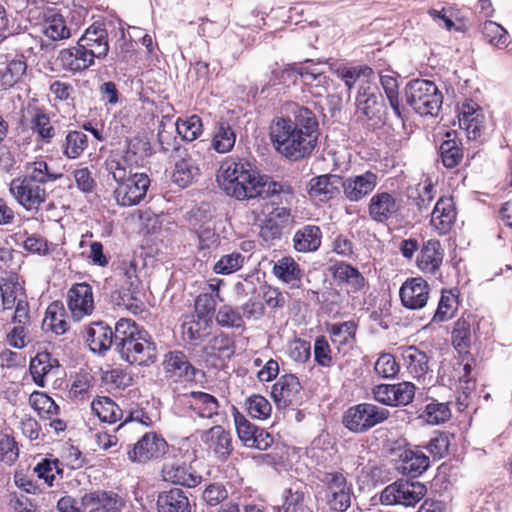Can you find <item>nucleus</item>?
I'll return each mask as SVG.
<instances>
[{
    "mask_svg": "<svg viewBox=\"0 0 512 512\" xmlns=\"http://www.w3.org/2000/svg\"><path fill=\"white\" fill-rule=\"evenodd\" d=\"M236 134L230 124L219 121L212 139V147L218 153H227L235 145Z\"/></svg>",
    "mask_w": 512,
    "mask_h": 512,
    "instance_id": "nucleus-46",
    "label": "nucleus"
},
{
    "mask_svg": "<svg viewBox=\"0 0 512 512\" xmlns=\"http://www.w3.org/2000/svg\"><path fill=\"white\" fill-rule=\"evenodd\" d=\"M117 352L124 361L145 366L155 363L158 355L157 345L146 331Z\"/></svg>",
    "mask_w": 512,
    "mask_h": 512,
    "instance_id": "nucleus-11",
    "label": "nucleus"
},
{
    "mask_svg": "<svg viewBox=\"0 0 512 512\" xmlns=\"http://www.w3.org/2000/svg\"><path fill=\"white\" fill-rule=\"evenodd\" d=\"M163 364L168 377L187 381H192L195 377L196 369L182 351H173L166 354Z\"/></svg>",
    "mask_w": 512,
    "mask_h": 512,
    "instance_id": "nucleus-29",
    "label": "nucleus"
},
{
    "mask_svg": "<svg viewBox=\"0 0 512 512\" xmlns=\"http://www.w3.org/2000/svg\"><path fill=\"white\" fill-rule=\"evenodd\" d=\"M335 74L344 82L349 91L354 88L357 82L360 85L365 80L373 82L375 79L373 69L368 66L340 65L335 70Z\"/></svg>",
    "mask_w": 512,
    "mask_h": 512,
    "instance_id": "nucleus-36",
    "label": "nucleus"
},
{
    "mask_svg": "<svg viewBox=\"0 0 512 512\" xmlns=\"http://www.w3.org/2000/svg\"><path fill=\"white\" fill-rule=\"evenodd\" d=\"M162 153L167 156L165 173L170 181L181 189L190 186L199 174V168L187 149L175 138L170 141L162 134Z\"/></svg>",
    "mask_w": 512,
    "mask_h": 512,
    "instance_id": "nucleus-3",
    "label": "nucleus"
},
{
    "mask_svg": "<svg viewBox=\"0 0 512 512\" xmlns=\"http://www.w3.org/2000/svg\"><path fill=\"white\" fill-rule=\"evenodd\" d=\"M56 63L64 71L78 73L93 66L95 58L85 46L77 41L76 46L65 48L58 52Z\"/></svg>",
    "mask_w": 512,
    "mask_h": 512,
    "instance_id": "nucleus-15",
    "label": "nucleus"
},
{
    "mask_svg": "<svg viewBox=\"0 0 512 512\" xmlns=\"http://www.w3.org/2000/svg\"><path fill=\"white\" fill-rule=\"evenodd\" d=\"M92 411L102 422L115 423L123 416L122 410L109 397L103 396L92 401Z\"/></svg>",
    "mask_w": 512,
    "mask_h": 512,
    "instance_id": "nucleus-43",
    "label": "nucleus"
},
{
    "mask_svg": "<svg viewBox=\"0 0 512 512\" xmlns=\"http://www.w3.org/2000/svg\"><path fill=\"white\" fill-rule=\"evenodd\" d=\"M375 373L385 379L394 378L399 372V365L390 353L381 354L374 365Z\"/></svg>",
    "mask_w": 512,
    "mask_h": 512,
    "instance_id": "nucleus-64",
    "label": "nucleus"
},
{
    "mask_svg": "<svg viewBox=\"0 0 512 512\" xmlns=\"http://www.w3.org/2000/svg\"><path fill=\"white\" fill-rule=\"evenodd\" d=\"M225 193L237 200L257 197L270 198L276 195L292 196L293 187L287 182L272 180L268 175H261L255 169L240 175L237 179L219 184Z\"/></svg>",
    "mask_w": 512,
    "mask_h": 512,
    "instance_id": "nucleus-2",
    "label": "nucleus"
},
{
    "mask_svg": "<svg viewBox=\"0 0 512 512\" xmlns=\"http://www.w3.org/2000/svg\"><path fill=\"white\" fill-rule=\"evenodd\" d=\"M253 166L245 160L229 157L225 159L217 174L218 184L224 183L229 179H237L240 175L253 170Z\"/></svg>",
    "mask_w": 512,
    "mask_h": 512,
    "instance_id": "nucleus-44",
    "label": "nucleus"
},
{
    "mask_svg": "<svg viewBox=\"0 0 512 512\" xmlns=\"http://www.w3.org/2000/svg\"><path fill=\"white\" fill-rule=\"evenodd\" d=\"M471 326L472 319L470 317L459 318L454 323V328L452 331V343L455 346V348L463 350L470 346Z\"/></svg>",
    "mask_w": 512,
    "mask_h": 512,
    "instance_id": "nucleus-55",
    "label": "nucleus"
},
{
    "mask_svg": "<svg viewBox=\"0 0 512 512\" xmlns=\"http://www.w3.org/2000/svg\"><path fill=\"white\" fill-rule=\"evenodd\" d=\"M218 325L227 328H244L245 323L242 315L230 305L221 306L216 314Z\"/></svg>",
    "mask_w": 512,
    "mask_h": 512,
    "instance_id": "nucleus-62",
    "label": "nucleus"
},
{
    "mask_svg": "<svg viewBox=\"0 0 512 512\" xmlns=\"http://www.w3.org/2000/svg\"><path fill=\"white\" fill-rule=\"evenodd\" d=\"M95 59H103L109 51L108 33L103 24L93 23L78 40Z\"/></svg>",
    "mask_w": 512,
    "mask_h": 512,
    "instance_id": "nucleus-20",
    "label": "nucleus"
},
{
    "mask_svg": "<svg viewBox=\"0 0 512 512\" xmlns=\"http://www.w3.org/2000/svg\"><path fill=\"white\" fill-rule=\"evenodd\" d=\"M88 146V137L82 131H69L61 144L63 154L69 159H76L82 155Z\"/></svg>",
    "mask_w": 512,
    "mask_h": 512,
    "instance_id": "nucleus-48",
    "label": "nucleus"
},
{
    "mask_svg": "<svg viewBox=\"0 0 512 512\" xmlns=\"http://www.w3.org/2000/svg\"><path fill=\"white\" fill-rule=\"evenodd\" d=\"M59 361L47 351L38 352L30 361L29 370L34 383L39 387L46 386V378L56 375Z\"/></svg>",
    "mask_w": 512,
    "mask_h": 512,
    "instance_id": "nucleus-25",
    "label": "nucleus"
},
{
    "mask_svg": "<svg viewBox=\"0 0 512 512\" xmlns=\"http://www.w3.org/2000/svg\"><path fill=\"white\" fill-rule=\"evenodd\" d=\"M324 501L331 510L344 512L351 506L352 487L340 471L324 472L319 476Z\"/></svg>",
    "mask_w": 512,
    "mask_h": 512,
    "instance_id": "nucleus-7",
    "label": "nucleus"
},
{
    "mask_svg": "<svg viewBox=\"0 0 512 512\" xmlns=\"http://www.w3.org/2000/svg\"><path fill=\"white\" fill-rule=\"evenodd\" d=\"M333 279L339 284L347 287L348 292H358L365 285V278L362 273L351 264L336 262L330 268Z\"/></svg>",
    "mask_w": 512,
    "mask_h": 512,
    "instance_id": "nucleus-27",
    "label": "nucleus"
},
{
    "mask_svg": "<svg viewBox=\"0 0 512 512\" xmlns=\"http://www.w3.org/2000/svg\"><path fill=\"white\" fill-rule=\"evenodd\" d=\"M29 403L42 417L51 418L59 413V406L44 392H32L29 396Z\"/></svg>",
    "mask_w": 512,
    "mask_h": 512,
    "instance_id": "nucleus-52",
    "label": "nucleus"
},
{
    "mask_svg": "<svg viewBox=\"0 0 512 512\" xmlns=\"http://www.w3.org/2000/svg\"><path fill=\"white\" fill-rule=\"evenodd\" d=\"M402 358L407 371L414 377L420 378L428 371V357L415 346H408L402 351Z\"/></svg>",
    "mask_w": 512,
    "mask_h": 512,
    "instance_id": "nucleus-38",
    "label": "nucleus"
},
{
    "mask_svg": "<svg viewBox=\"0 0 512 512\" xmlns=\"http://www.w3.org/2000/svg\"><path fill=\"white\" fill-rule=\"evenodd\" d=\"M181 330L183 340L196 345L210 334V324L204 317H192L183 322Z\"/></svg>",
    "mask_w": 512,
    "mask_h": 512,
    "instance_id": "nucleus-39",
    "label": "nucleus"
},
{
    "mask_svg": "<svg viewBox=\"0 0 512 512\" xmlns=\"http://www.w3.org/2000/svg\"><path fill=\"white\" fill-rule=\"evenodd\" d=\"M81 505L88 512H121L120 499L117 494L96 490L81 497Z\"/></svg>",
    "mask_w": 512,
    "mask_h": 512,
    "instance_id": "nucleus-21",
    "label": "nucleus"
},
{
    "mask_svg": "<svg viewBox=\"0 0 512 512\" xmlns=\"http://www.w3.org/2000/svg\"><path fill=\"white\" fill-rule=\"evenodd\" d=\"M158 436L154 432L145 433L141 439L128 451V457L133 462H147L158 451Z\"/></svg>",
    "mask_w": 512,
    "mask_h": 512,
    "instance_id": "nucleus-37",
    "label": "nucleus"
},
{
    "mask_svg": "<svg viewBox=\"0 0 512 512\" xmlns=\"http://www.w3.org/2000/svg\"><path fill=\"white\" fill-rule=\"evenodd\" d=\"M355 105L360 117L366 120H381L384 103L374 81L365 80L359 85Z\"/></svg>",
    "mask_w": 512,
    "mask_h": 512,
    "instance_id": "nucleus-10",
    "label": "nucleus"
},
{
    "mask_svg": "<svg viewBox=\"0 0 512 512\" xmlns=\"http://www.w3.org/2000/svg\"><path fill=\"white\" fill-rule=\"evenodd\" d=\"M27 64L23 55L8 57L0 56V82L3 86L11 87L25 74Z\"/></svg>",
    "mask_w": 512,
    "mask_h": 512,
    "instance_id": "nucleus-30",
    "label": "nucleus"
},
{
    "mask_svg": "<svg viewBox=\"0 0 512 512\" xmlns=\"http://www.w3.org/2000/svg\"><path fill=\"white\" fill-rule=\"evenodd\" d=\"M43 326L57 335H62L68 330V322L64 319L62 308L53 303L48 306Z\"/></svg>",
    "mask_w": 512,
    "mask_h": 512,
    "instance_id": "nucleus-54",
    "label": "nucleus"
},
{
    "mask_svg": "<svg viewBox=\"0 0 512 512\" xmlns=\"http://www.w3.org/2000/svg\"><path fill=\"white\" fill-rule=\"evenodd\" d=\"M150 185L148 176L144 173H135L125 182H122L114 190V197L118 205L131 207L137 205L145 197Z\"/></svg>",
    "mask_w": 512,
    "mask_h": 512,
    "instance_id": "nucleus-13",
    "label": "nucleus"
},
{
    "mask_svg": "<svg viewBox=\"0 0 512 512\" xmlns=\"http://www.w3.org/2000/svg\"><path fill=\"white\" fill-rule=\"evenodd\" d=\"M444 251L438 240L425 242L417 257V267L424 273L437 275L443 262Z\"/></svg>",
    "mask_w": 512,
    "mask_h": 512,
    "instance_id": "nucleus-23",
    "label": "nucleus"
},
{
    "mask_svg": "<svg viewBox=\"0 0 512 512\" xmlns=\"http://www.w3.org/2000/svg\"><path fill=\"white\" fill-rule=\"evenodd\" d=\"M456 219V211L452 198L441 197L431 213V225L439 234H446Z\"/></svg>",
    "mask_w": 512,
    "mask_h": 512,
    "instance_id": "nucleus-28",
    "label": "nucleus"
},
{
    "mask_svg": "<svg viewBox=\"0 0 512 512\" xmlns=\"http://www.w3.org/2000/svg\"><path fill=\"white\" fill-rule=\"evenodd\" d=\"M459 126L464 129L469 139H478L484 129V116L480 109L471 104H464L459 113Z\"/></svg>",
    "mask_w": 512,
    "mask_h": 512,
    "instance_id": "nucleus-31",
    "label": "nucleus"
},
{
    "mask_svg": "<svg viewBox=\"0 0 512 512\" xmlns=\"http://www.w3.org/2000/svg\"><path fill=\"white\" fill-rule=\"evenodd\" d=\"M356 324L354 321H345L341 323H333L327 327V331L332 337L334 343L340 345L347 344L354 338L356 333Z\"/></svg>",
    "mask_w": 512,
    "mask_h": 512,
    "instance_id": "nucleus-58",
    "label": "nucleus"
},
{
    "mask_svg": "<svg viewBox=\"0 0 512 512\" xmlns=\"http://www.w3.org/2000/svg\"><path fill=\"white\" fill-rule=\"evenodd\" d=\"M286 117H276L270 124V139L275 150L285 158L297 161L315 149L319 124L315 113L297 103H289Z\"/></svg>",
    "mask_w": 512,
    "mask_h": 512,
    "instance_id": "nucleus-1",
    "label": "nucleus"
},
{
    "mask_svg": "<svg viewBox=\"0 0 512 512\" xmlns=\"http://www.w3.org/2000/svg\"><path fill=\"white\" fill-rule=\"evenodd\" d=\"M144 330L131 319L121 318L115 325L113 339L116 351L123 349L128 343L140 336Z\"/></svg>",
    "mask_w": 512,
    "mask_h": 512,
    "instance_id": "nucleus-42",
    "label": "nucleus"
},
{
    "mask_svg": "<svg viewBox=\"0 0 512 512\" xmlns=\"http://www.w3.org/2000/svg\"><path fill=\"white\" fill-rule=\"evenodd\" d=\"M340 186L342 187V177L324 174L310 180L308 193L312 198L328 201L339 193Z\"/></svg>",
    "mask_w": 512,
    "mask_h": 512,
    "instance_id": "nucleus-26",
    "label": "nucleus"
},
{
    "mask_svg": "<svg viewBox=\"0 0 512 512\" xmlns=\"http://www.w3.org/2000/svg\"><path fill=\"white\" fill-rule=\"evenodd\" d=\"M406 102L421 116H437L443 96L429 80L413 79L405 86Z\"/></svg>",
    "mask_w": 512,
    "mask_h": 512,
    "instance_id": "nucleus-4",
    "label": "nucleus"
},
{
    "mask_svg": "<svg viewBox=\"0 0 512 512\" xmlns=\"http://www.w3.org/2000/svg\"><path fill=\"white\" fill-rule=\"evenodd\" d=\"M31 128L43 142L49 143L55 136V130L51 125L49 116L42 111H37L32 117Z\"/></svg>",
    "mask_w": 512,
    "mask_h": 512,
    "instance_id": "nucleus-61",
    "label": "nucleus"
},
{
    "mask_svg": "<svg viewBox=\"0 0 512 512\" xmlns=\"http://www.w3.org/2000/svg\"><path fill=\"white\" fill-rule=\"evenodd\" d=\"M245 405L248 414L258 420L267 419L272 411V406L269 401L265 397L257 394L250 396L246 400Z\"/></svg>",
    "mask_w": 512,
    "mask_h": 512,
    "instance_id": "nucleus-59",
    "label": "nucleus"
},
{
    "mask_svg": "<svg viewBox=\"0 0 512 512\" xmlns=\"http://www.w3.org/2000/svg\"><path fill=\"white\" fill-rule=\"evenodd\" d=\"M119 288L112 293L114 303L131 312L140 314L144 311V294L139 277L136 273V265L130 263L123 268Z\"/></svg>",
    "mask_w": 512,
    "mask_h": 512,
    "instance_id": "nucleus-5",
    "label": "nucleus"
},
{
    "mask_svg": "<svg viewBox=\"0 0 512 512\" xmlns=\"http://www.w3.org/2000/svg\"><path fill=\"white\" fill-rule=\"evenodd\" d=\"M233 418L236 431L240 441L248 447L255 438L259 429L256 425L252 424L243 414H241L235 407H233Z\"/></svg>",
    "mask_w": 512,
    "mask_h": 512,
    "instance_id": "nucleus-56",
    "label": "nucleus"
},
{
    "mask_svg": "<svg viewBox=\"0 0 512 512\" xmlns=\"http://www.w3.org/2000/svg\"><path fill=\"white\" fill-rule=\"evenodd\" d=\"M244 262V256L239 252L223 255L214 265V272L227 275L239 270Z\"/></svg>",
    "mask_w": 512,
    "mask_h": 512,
    "instance_id": "nucleus-63",
    "label": "nucleus"
},
{
    "mask_svg": "<svg viewBox=\"0 0 512 512\" xmlns=\"http://www.w3.org/2000/svg\"><path fill=\"white\" fill-rule=\"evenodd\" d=\"M271 395L279 408L297 405L301 400V384L295 375H283L273 385Z\"/></svg>",
    "mask_w": 512,
    "mask_h": 512,
    "instance_id": "nucleus-16",
    "label": "nucleus"
},
{
    "mask_svg": "<svg viewBox=\"0 0 512 512\" xmlns=\"http://www.w3.org/2000/svg\"><path fill=\"white\" fill-rule=\"evenodd\" d=\"M168 447L165 440L162 438V449ZM166 451L162 450V480L179 484L187 487H194L200 482V477L189 472L187 468L180 463L169 461L166 456Z\"/></svg>",
    "mask_w": 512,
    "mask_h": 512,
    "instance_id": "nucleus-18",
    "label": "nucleus"
},
{
    "mask_svg": "<svg viewBox=\"0 0 512 512\" xmlns=\"http://www.w3.org/2000/svg\"><path fill=\"white\" fill-rule=\"evenodd\" d=\"M106 170L112 175L117 185L134 177L133 168L129 164L127 156L113 155L106 160Z\"/></svg>",
    "mask_w": 512,
    "mask_h": 512,
    "instance_id": "nucleus-47",
    "label": "nucleus"
},
{
    "mask_svg": "<svg viewBox=\"0 0 512 512\" xmlns=\"http://www.w3.org/2000/svg\"><path fill=\"white\" fill-rule=\"evenodd\" d=\"M451 417V410L448 403L432 400L425 406L420 418L432 425H437L448 421Z\"/></svg>",
    "mask_w": 512,
    "mask_h": 512,
    "instance_id": "nucleus-50",
    "label": "nucleus"
},
{
    "mask_svg": "<svg viewBox=\"0 0 512 512\" xmlns=\"http://www.w3.org/2000/svg\"><path fill=\"white\" fill-rule=\"evenodd\" d=\"M390 415L389 410L371 403L354 405L344 413V426L354 433H364L383 423Z\"/></svg>",
    "mask_w": 512,
    "mask_h": 512,
    "instance_id": "nucleus-6",
    "label": "nucleus"
},
{
    "mask_svg": "<svg viewBox=\"0 0 512 512\" xmlns=\"http://www.w3.org/2000/svg\"><path fill=\"white\" fill-rule=\"evenodd\" d=\"M20 177L44 187L45 184L54 182L62 177V174L53 171L46 161L37 160L26 163L25 174Z\"/></svg>",
    "mask_w": 512,
    "mask_h": 512,
    "instance_id": "nucleus-35",
    "label": "nucleus"
},
{
    "mask_svg": "<svg viewBox=\"0 0 512 512\" xmlns=\"http://www.w3.org/2000/svg\"><path fill=\"white\" fill-rule=\"evenodd\" d=\"M173 126L183 140L193 141L201 135L203 124L198 115H192L186 120L178 118Z\"/></svg>",
    "mask_w": 512,
    "mask_h": 512,
    "instance_id": "nucleus-53",
    "label": "nucleus"
},
{
    "mask_svg": "<svg viewBox=\"0 0 512 512\" xmlns=\"http://www.w3.org/2000/svg\"><path fill=\"white\" fill-rule=\"evenodd\" d=\"M458 310V297L452 290H443L432 322L440 323L450 320Z\"/></svg>",
    "mask_w": 512,
    "mask_h": 512,
    "instance_id": "nucleus-45",
    "label": "nucleus"
},
{
    "mask_svg": "<svg viewBox=\"0 0 512 512\" xmlns=\"http://www.w3.org/2000/svg\"><path fill=\"white\" fill-rule=\"evenodd\" d=\"M162 512H191L189 499L181 488L162 487Z\"/></svg>",
    "mask_w": 512,
    "mask_h": 512,
    "instance_id": "nucleus-41",
    "label": "nucleus"
},
{
    "mask_svg": "<svg viewBox=\"0 0 512 512\" xmlns=\"http://www.w3.org/2000/svg\"><path fill=\"white\" fill-rule=\"evenodd\" d=\"M429 457L421 450L406 449L400 454L399 470L403 474L417 477L423 474L429 467Z\"/></svg>",
    "mask_w": 512,
    "mask_h": 512,
    "instance_id": "nucleus-32",
    "label": "nucleus"
},
{
    "mask_svg": "<svg viewBox=\"0 0 512 512\" xmlns=\"http://www.w3.org/2000/svg\"><path fill=\"white\" fill-rule=\"evenodd\" d=\"M9 192L20 206L30 212H37L48 196L45 187L19 176L10 182Z\"/></svg>",
    "mask_w": 512,
    "mask_h": 512,
    "instance_id": "nucleus-9",
    "label": "nucleus"
},
{
    "mask_svg": "<svg viewBox=\"0 0 512 512\" xmlns=\"http://www.w3.org/2000/svg\"><path fill=\"white\" fill-rule=\"evenodd\" d=\"M273 274L292 289L300 287L302 271L298 263L291 257H283L275 262Z\"/></svg>",
    "mask_w": 512,
    "mask_h": 512,
    "instance_id": "nucleus-33",
    "label": "nucleus"
},
{
    "mask_svg": "<svg viewBox=\"0 0 512 512\" xmlns=\"http://www.w3.org/2000/svg\"><path fill=\"white\" fill-rule=\"evenodd\" d=\"M201 439L219 459L225 460L233 451L231 434L221 425L204 431Z\"/></svg>",
    "mask_w": 512,
    "mask_h": 512,
    "instance_id": "nucleus-24",
    "label": "nucleus"
},
{
    "mask_svg": "<svg viewBox=\"0 0 512 512\" xmlns=\"http://www.w3.org/2000/svg\"><path fill=\"white\" fill-rule=\"evenodd\" d=\"M67 306L75 321L92 315L95 305L91 285L86 282L73 284L67 292Z\"/></svg>",
    "mask_w": 512,
    "mask_h": 512,
    "instance_id": "nucleus-12",
    "label": "nucleus"
},
{
    "mask_svg": "<svg viewBox=\"0 0 512 512\" xmlns=\"http://www.w3.org/2000/svg\"><path fill=\"white\" fill-rule=\"evenodd\" d=\"M379 181L378 175L373 171L342 178L343 194L350 202H359L373 192Z\"/></svg>",
    "mask_w": 512,
    "mask_h": 512,
    "instance_id": "nucleus-14",
    "label": "nucleus"
},
{
    "mask_svg": "<svg viewBox=\"0 0 512 512\" xmlns=\"http://www.w3.org/2000/svg\"><path fill=\"white\" fill-rule=\"evenodd\" d=\"M380 83L395 116L399 119H403L402 106L399 100V86L397 79L390 75H381Z\"/></svg>",
    "mask_w": 512,
    "mask_h": 512,
    "instance_id": "nucleus-51",
    "label": "nucleus"
},
{
    "mask_svg": "<svg viewBox=\"0 0 512 512\" xmlns=\"http://www.w3.org/2000/svg\"><path fill=\"white\" fill-rule=\"evenodd\" d=\"M427 493V488L420 482L398 480L383 489L380 502L383 505L415 506Z\"/></svg>",
    "mask_w": 512,
    "mask_h": 512,
    "instance_id": "nucleus-8",
    "label": "nucleus"
},
{
    "mask_svg": "<svg viewBox=\"0 0 512 512\" xmlns=\"http://www.w3.org/2000/svg\"><path fill=\"white\" fill-rule=\"evenodd\" d=\"M430 287L422 277L407 279L401 286L399 295L404 307L412 310L423 308L429 299Z\"/></svg>",
    "mask_w": 512,
    "mask_h": 512,
    "instance_id": "nucleus-17",
    "label": "nucleus"
},
{
    "mask_svg": "<svg viewBox=\"0 0 512 512\" xmlns=\"http://www.w3.org/2000/svg\"><path fill=\"white\" fill-rule=\"evenodd\" d=\"M400 208L397 198L388 192L374 194L368 204L369 216L378 223H385L396 216Z\"/></svg>",
    "mask_w": 512,
    "mask_h": 512,
    "instance_id": "nucleus-19",
    "label": "nucleus"
},
{
    "mask_svg": "<svg viewBox=\"0 0 512 512\" xmlns=\"http://www.w3.org/2000/svg\"><path fill=\"white\" fill-rule=\"evenodd\" d=\"M440 156L445 167L454 168L460 163L463 153L455 139H447L440 145Z\"/></svg>",
    "mask_w": 512,
    "mask_h": 512,
    "instance_id": "nucleus-60",
    "label": "nucleus"
},
{
    "mask_svg": "<svg viewBox=\"0 0 512 512\" xmlns=\"http://www.w3.org/2000/svg\"><path fill=\"white\" fill-rule=\"evenodd\" d=\"M42 32L53 41L67 39L71 35L65 19L58 13H53L46 17L42 25Z\"/></svg>",
    "mask_w": 512,
    "mask_h": 512,
    "instance_id": "nucleus-49",
    "label": "nucleus"
},
{
    "mask_svg": "<svg viewBox=\"0 0 512 512\" xmlns=\"http://www.w3.org/2000/svg\"><path fill=\"white\" fill-rule=\"evenodd\" d=\"M186 396L192 399L189 407L200 417L212 418L218 414L219 403L214 396L201 391H192Z\"/></svg>",
    "mask_w": 512,
    "mask_h": 512,
    "instance_id": "nucleus-40",
    "label": "nucleus"
},
{
    "mask_svg": "<svg viewBox=\"0 0 512 512\" xmlns=\"http://www.w3.org/2000/svg\"><path fill=\"white\" fill-rule=\"evenodd\" d=\"M85 341L93 353L104 354L114 343L113 330L103 321L93 322L85 330Z\"/></svg>",
    "mask_w": 512,
    "mask_h": 512,
    "instance_id": "nucleus-22",
    "label": "nucleus"
},
{
    "mask_svg": "<svg viewBox=\"0 0 512 512\" xmlns=\"http://www.w3.org/2000/svg\"><path fill=\"white\" fill-rule=\"evenodd\" d=\"M322 232L316 225H305L293 237L294 248L298 252H314L321 245Z\"/></svg>",
    "mask_w": 512,
    "mask_h": 512,
    "instance_id": "nucleus-34",
    "label": "nucleus"
},
{
    "mask_svg": "<svg viewBox=\"0 0 512 512\" xmlns=\"http://www.w3.org/2000/svg\"><path fill=\"white\" fill-rule=\"evenodd\" d=\"M482 34L486 41L491 45L503 48L507 46V31L494 21H486L482 26Z\"/></svg>",
    "mask_w": 512,
    "mask_h": 512,
    "instance_id": "nucleus-57",
    "label": "nucleus"
}]
</instances>
